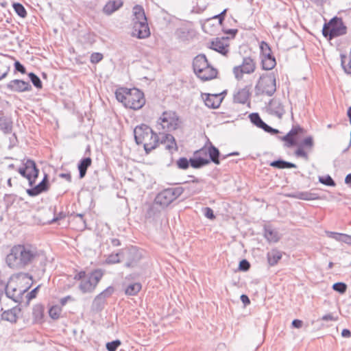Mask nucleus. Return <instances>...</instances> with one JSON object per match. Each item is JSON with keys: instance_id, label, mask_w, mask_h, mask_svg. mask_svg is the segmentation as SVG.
Instances as JSON below:
<instances>
[{"instance_id": "a19ab883", "label": "nucleus", "mask_w": 351, "mask_h": 351, "mask_svg": "<svg viewBox=\"0 0 351 351\" xmlns=\"http://www.w3.org/2000/svg\"><path fill=\"white\" fill-rule=\"evenodd\" d=\"M121 342L120 340H114L111 342L106 343V347L108 351H116L119 346H120Z\"/></svg>"}, {"instance_id": "c85d7f7f", "label": "nucleus", "mask_w": 351, "mask_h": 351, "mask_svg": "<svg viewBox=\"0 0 351 351\" xmlns=\"http://www.w3.org/2000/svg\"><path fill=\"white\" fill-rule=\"evenodd\" d=\"M256 69V62L250 56L243 58V74H251Z\"/></svg>"}, {"instance_id": "f704fd0d", "label": "nucleus", "mask_w": 351, "mask_h": 351, "mask_svg": "<svg viewBox=\"0 0 351 351\" xmlns=\"http://www.w3.org/2000/svg\"><path fill=\"white\" fill-rule=\"evenodd\" d=\"M62 306L53 305L49 309V315L53 319H58L62 314Z\"/></svg>"}, {"instance_id": "1a4fd4ad", "label": "nucleus", "mask_w": 351, "mask_h": 351, "mask_svg": "<svg viewBox=\"0 0 351 351\" xmlns=\"http://www.w3.org/2000/svg\"><path fill=\"white\" fill-rule=\"evenodd\" d=\"M347 30L348 27L342 17L335 16L328 22H324L322 33L323 36L330 41L335 38L346 34Z\"/></svg>"}, {"instance_id": "7ed1b4c3", "label": "nucleus", "mask_w": 351, "mask_h": 351, "mask_svg": "<svg viewBox=\"0 0 351 351\" xmlns=\"http://www.w3.org/2000/svg\"><path fill=\"white\" fill-rule=\"evenodd\" d=\"M19 173L28 181L31 189H27V193L30 196H36L46 191L49 189L48 176L45 175L42 181L36 184V180L38 176L39 170L35 162L30 159L24 160L23 165L19 168Z\"/></svg>"}, {"instance_id": "6ab92c4d", "label": "nucleus", "mask_w": 351, "mask_h": 351, "mask_svg": "<svg viewBox=\"0 0 351 351\" xmlns=\"http://www.w3.org/2000/svg\"><path fill=\"white\" fill-rule=\"evenodd\" d=\"M263 234L269 243H278L281 239V236L277 229L274 228L271 224L263 225Z\"/></svg>"}, {"instance_id": "a211bd4d", "label": "nucleus", "mask_w": 351, "mask_h": 351, "mask_svg": "<svg viewBox=\"0 0 351 351\" xmlns=\"http://www.w3.org/2000/svg\"><path fill=\"white\" fill-rule=\"evenodd\" d=\"M283 195L286 197L295 198L305 201L319 200L323 199L318 193H313L311 191L285 193Z\"/></svg>"}, {"instance_id": "9b49d317", "label": "nucleus", "mask_w": 351, "mask_h": 351, "mask_svg": "<svg viewBox=\"0 0 351 351\" xmlns=\"http://www.w3.org/2000/svg\"><path fill=\"white\" fill-rule=\"evenodd\" d=\"M226 10L224 9L220 14L205 20L202 24L203 30L209 34L216 33L220 28L226 34H230L231 38L234 37L238 30L237 29H229L222 24Z\"/></svg>"}, {"instance_id": "bb28decb", "label": "nucleus", "mask_w": 351, "mask_h": 351, "mask_svg": "<svg viewBox=\"0 0 351 351\" xmlns=\"http://www.w3.org/2000/svg\"><path fill=\"white\" fill-rule=\"evenodd\" d=\"M282 253L277 248H273L267 253V263L270 267L275 266L282 258Z\"/></svg>"}, {"instance_id": "37998d69", "label": "nucleus", "mask_w": 351, "mask_h": 351, "mask_svg": "<svg viewBox=\"0 0 351 351\" xmlns=\"http://www.w3.org/2000/svg\"><path fill=\"white\" fill-rule=\"evenodd\" d=\"M38 289H39V286H38L37 287H36L35 289H34L33 290H32L30 292H29L27 294L26 298H27V304H29V302L32 299H34V298H35L36 297Z\"/></svg>"}, {"instance_id": "c756f323", "label": "nucleus", "mask_w": 351, "mask_h": 351, "mask_svg": "<svg viewBox=\"0 0 351 351\" xmlns=\"http://www.w3.org/2000/svg\"><path fill=\"white\" fill-rule=\"evenodd\" d=\"M325 234L327 237L333 239L337 241L342 242L348 244L350 235L345 233L326 230Z\"/></svg>"}, {"instance_id": "f3484780", "label": "nucleus", "mask_w": 351, "mask_h": 351, "mask_svg": "<svg viewBox=\"0 0 351 351\" xmlns=\"http://www.w3.org/2000/svg\"><path fill=\"white\" fill-rule=\"evenodd\" d=\"M209 47L223 55H226L230 47L229 38H217L210 43Z\"/></svg>"}, {"instance_id": "603ef678", "label": "nucleus", "mask_w": 351, "mask_h": 351, "mask_svg": "<svg viewBox=\"0 0 351 351\" xmlns=\"http://www.w3.org/2000/svg\"><path fill=\"white\" fill-rule=\"evenodd\" d=\"M250 299L247 295L243 293V308H245L250 304Z\"/></svg>"}, {"instance_id": "72a5a7b5", "label": "nucleus", "mask_w": 351, "mask_h": 351, "mask_svg": "<svg viewBox=\"0 0 351 351\" xmlns=\"http://www.w3.org/2000/svg\"><path fill=\"white\" fill-rule=\"evenodd\" d=\"M318 181L319 183L326 186L335 187L337 185L336 182L329 174L319 176L318 177Z\"/></svg>"}, {"instance_id": "9d476101", "label": "nucleus", "mask_w": 351, "mask_h": 351, "mask_svg": "<svg viewBox=\"0 0 351 351\" xmlns=\"http://www.w3.org/2000/svg\"><path fill=\"white\" fill-rule=\"evenodd\" d=\"M195 73L202 81H208L217 77V70L211 66L204 55L197 56L193 62Z\"/></svg>"}, {"instance_id": "6e6552de", "label": "nucleus", "mask_w": 351, "mask_h": 351, "mask_svg": "<svg viewBox=\"0 0 351 351\" xmlns=\"http://www.w3.org/2000/svg\"><path fill=\"white\" fill-rule=\"evenodd\" d=\"M219 150L213 145L204 147L194 153L193 158L190 159V164L193 168H199L213 161L214 163L219 164Z\"/></svg>"}, {"instance_id": "de8ad7c7", "label": "nucleus", "mask_w": 351, "mask_h": 351, "mask_svg": "<svg viewBox=\"0 0 351 351\" xmlns=\"http://www.w3.org/2000/svg\"><path fill=\"white\" fill-rule=\"evenodd\" d=\"M303 324H304V322L302 319H294L291 322V327L293 328L300 329L302 327Z\"/></svg>"}, {"instance_id": "473e14b6", "label": "nucleus", "mask_w": 351, "mask_h": 351, "mask_svg": "<svg viewBox=\"0 0 351 351\" xmlns=\"http://www.w3.org/2000/svg\"><path fill=\"white\" fill-rule=\"evenodd\" d=\"M134 15L135 17V22L147 21V18L145 14V12L142 6L135 5L133 8Z\"/></svg>"}, {"instance_id": "aec40b11", "label": "nucleus", "mask_w": 351, "mask_h": 351, "mask_svg": "<svg viewBox=\"0 0 351 351\" xmlns=\"http://www.w3.org/2000/svg\"><path fill=\"white\" fill-rule=\"evenodd\" d=\"M206 106L211 108H217L221 104L223 97L221 94H202Z\"/></svg>"}, {"instance_id": "6e6d98bb", "label": "nucleus", "mask_w": 351, "mask_h": 351, "mask_svg": "<svg viewBox=\"0 0 351 351\" xmlns=\"http://www.w3.org/2000/svg\"><path fill=\"white\" fill-rule=\"evenodd\" d=\"M249 91L247 90V86L243 88V105L245 104L248 98Z\"/></svg>"}, {"instance_id": "bf43d9fd", "label": "nucleus", "mask_w": 351, "mask_h": 351, "mask_svg": "<svg viewBox=\"0 0 351 351\" xmlns=\"http://www.w3.org/2000/svg\"><path fill=\"white\" fill-rule=\"evenodd\" d=\"M344 183L351 189V173H348L344 180Z\"/></svg>"}, {"instance_id": "a878e982", "label": "nucleus", "mask_w": 351, "mask_h": 351, "mask_svg": "<svg viewBox=\"0 0 351 351\" xmlns=\"http://www.w3.org/2000/svg\"><path fill=\"white\" fill-rule=\"evenodd\" d=\"M10 87L16 92H24L31 90V85L27 82L21 80H14L10 82Z\"/></svg>"}, {"instance_id": "338daca9", "label": "nucleus", "mask_w": 351, "mask_h": 351, "mask_svg": "<svg viewBox=\"0 0 351 351\" xmlns=\"http://www.w3.org/2000/svg\"><path fill=\"white\" fill-rule=\"evenodd\" d=\"M247 49L251 50V48L248 45H245L243 43V52L246 53Z\"/></svg>"}, {"instance_id": "2eb2a0df", "label": "nucleus", "mask_w": 351, "mask_h": 351, "mask_svg": "<svg viewBox=\"0 0 351 351\" xmlns=\"http://www.w3.org/2000/svg\"><path fill=\"white\" fill-rule=\"evenodd\" d=\"M176 198L177 195L175 190L167 189L157 195L155 202L162 206H167Z\"/></svg>"}, {"instance_id": "680f3d73", "label": "nucleus", "mask_w": 351, "mask_h": 351, "mask_svg": "<svg viewBox=\"0 0 351 351\" xmlns=\"http://www.w3.org/2000/svg\"><path fill=\"white\" fill-rule=\"evenodd\" d=\"M233 100L234 103L240 104L241 102V97L239 92L234 95Z\"/></svg>"}, {"instance_id": "a18cd8bd", "label": "nucleus", "mask_w": 351, "mask_h": 351, "mask_svg": "<svg viewBox=\"0 0 351 351\" xmlns=\"http://www.w3.org/2000/svg\"><path fill=\"white\" fill-rule=\"evenodd\" d=\"M338 319V317H335L332 313H327L324 315L322 317L317 319L319 321H337Z\"/></svg>"}, {"instance_id": "864d4df0", "label": "nucleus", "mask_w": 351, "mask_h": 351, "mask_svg": "<svg viewBox=\"0 0 351 351\" xmlns=\"http://www.w3.org/2000/svg\"><path fill=\"white\" fill-rule=\"evenodd\" d=\"M341 335L344 338H350L351 337V330L348 328H343L341 330Z\"/></svg>"}, {"instance_id": "774afa93", "label": "nucleus", "mask_w": 351, "mask_h": 351, "mask_svg": "<svg viewBox=\"0 0 351 351\" xmlns=\"http://www.w3.org/2000/svg\"><path fill=\"white\" fill-rule=\"evenodd\" d=\"M333 266H334V263H333V262L330 261V262L328 263V267H327V269H332V268L333 267Z\"/></svg>"}, {"instance_id": "423d86ee", "label": "nucleus", "mask_w": 351, "mask_h": 351, "mask_svg": "<svg viewBox=\"0 0 351 351\" xmlns=\"http://www.w3.org/2000/svg\"><path fill=\"white\" fill-rule=\"evenodd\" d=\"M104 274L101 269H95L89 273L84 270H75L73 279L79 282L78 288L84 293L93 292Z\"/></svg>"}, {"instance_id": "5fc2aeb1", "label": "nucleus", "mask_w": 351, "mask_h": 351, "mask_svg": "<svg viewBox=\"0 0 351 351\" xmlns=\"http://www.w3.org/2000/svg\"><path fill=\"white\" fill-rule=\"evenodd\" d=\"M14 66H15V69L17 71H19V72H21V73H25V67L19 62L16 61L14 63Z\"/></svg>"}, {"instance_id": "4d7b16f0", "label": "nucleus", "mask_w": 351, "mask_h": 351, "mask_svg": "<svg viewBox=\"0 0 351 351\" xmlns=\"http://www.w3.org/2000/svg\"><path fill=\"white\" fill-rule=\"evenodd\" d=\"M234 74L235 75V77L238 80L240 78V76L241 75V66H236L234 69Z\"/></svg>"}, {"instance_id": "dca6fc26", "label": "nucleus", "mask_w": 351, "mask_h": 351, "mask_svg": "<svg viewBox=\"0 0 351 351\" xmlns=\"http://www.w3.org/2000/svg\"><path fill=\"white\" fill-rule=\"evenodd\" d=\"M267 111L269 114L275 115L278 119H282L285 114V107L280 100L271 99L266 104Z\"/></svg>"}, {"instance_id": "cd10ccee", "label": "nucleus", "mask_w": 351, "mask_h": 351, "mask_svg": "<svg viewBox=\"0 0 351 351\" xmlns=\"http://www.w3.org/2000/svg\"><path fill=\"white\" fill-rule=\"evenodd\" d=\"M123 2L122 0H112L108 1L103 8V12L107 14L110 15L115 11L118 10L122 7Z\"/></svg>"}, {"instance_id": "f03ea898", "label": "nucleus", "mask_w": 351, "mask_h": 351, "mask_svg": "<svg viewBox=\"0 0 351 351\" xmlns=\"http://www.w3.org/2000/svg\"><path fill=\"white\" fill-rule=\"evenodd\" d=\"M35 247L30 244L13 245L5 257V263L11 269H19L32 264L38 257Z\"/></svg>"}, {"instance_id": "39448f33", "label": "nucleus", "mask_w": 351, "mask_h": 351, "mask_svg": "<svg viewBox=\"0 0 351 351\" xmlns=\"http://www.w3.org/2000/svg\"><path fill=\"white\" fill-rule=\"evenodd\" d=\"M115 96L125 108L134 110L141 109L145 104L144 93L138 88H119L116 90Z\"/></svg>"}, {"instance_id": "13d9d810", "label": "nucleus", "mask_w": 351, "mask_h": 351, "mask_svg": "<svg viewBox=\"0 0 351 351\" xmlns=\"http://www.w3.org/2000/svg\"><path fill=\"white\" fill-rule=\"evenodd\" d=\"M340 59H341V66L343 69L346 65V60L347 59V55L346 53H340Z\"/></svg>"}, {"instance_id": "69168bd1", "label": "nucleus", "mask_w": 351, "mask_h": 351, "mask_svg": "<svg viewBox=\"0 0 351 351\" xmlns=\"http://www.w3.org/2000/svg\"><path fill=\"white\" fill-rule=\"evenodd\" d=\"M311 1L314 2L317 5L319 4H323L324 3H326L328 0H311Z\"/></svg>"}, {"instance_id": "e2e57ef3", "label": "nucleus", "mask_w": 351, "mask_h": 351, "mask_svg": "<svg viewBox=\"0 0 351 351\" xmlns=\"http://www.w3.org/2000/svg\"><path fill=\"white\" fill-rule=\"evenodd\" d=\"M60 176L64 179H66L67 181L71 182V176L70 173H62Z\"/></svg>"}, {"instance_id": "e433bc0d", "label": "nucleus", "mask_w": 351, "mask_h": 351, "mask_svg": "<svg viewBox=\"0 0 351 351\" xmlns=\"http://www.w3.org/2000/svg\"><path fill=\"white\" fill-rule=\"evenodd\" d=\"M259 49H260V57L273 52L270 45L265 40H261L259 43Z\"/></svg>"}, {"instance_id": "20e7f679", "label": "nucleus", "mask_w": 351, "mask_h": 351, "mask_svg": "<svg viewBox=\"0 0 351 351\" xmlns=\"http://www.w3.org/2000/svg\"><path fill=\"white\" fill-rule=\"evenodd\" d=\"M33 284V278L27 273L13 274L9 278L6 287V295L16 302H21L25 293Z\"/></svg>"}, {"instance_id": "4468645a", "label": "nucleus", "mask_w": 351, "mask_h": 351, "mask_svg": "<svg viewBox=\"0 0 351 351\" xmlns=\"http://www.w3.org/2000/svg\"><path fill=\"white\" fill-rule=\"evenodd\" d=\"M248 119L250 123L256 128L263 130L265 132L274 136L281 134L282 132L278 129L274 128L266 123L261 117L258 112H254L248 114Z\"/></svg>"}, {"instance_id": "4be33fe9", "label": "nucleus", "mask_w": 351, "mask_h": 351, "mask_svg": "<svg viewBox=\"0 0 351 351\" xmlns=\"http://www.w3.org/2000/svg\"><path fill=\"white\" fill-rule=\"evenodd\" d=\"M133 34L138 38H145L149 36L150 32L147 21L134 22Z\"/></svg>"}, {"instance_id": "ddd939ff", "label": "nucleus", "mask_w": 351, "mask_h": 351, "mask_svg": "<svg viewBox=\"0 0 351 351\" xmlns=\"http://www.w3.org/2000/svg\"><path fill=\"white\" fill-rule=\"evenodd\" d=\"M159 123L167 132H172L181 126V120L177 113L172 110L165 111L159 118Z\"/></svg>"}, {"instance_id": "09e8293b", "label": "nucleus", "mask_w": 351, "mask_h": 351, "mask_svg": "<svg viewBox=\"0 0 351 351\" xmlns=\"http://www.w3.org/2000/svg\"><path fill=\"white\" fill-rule=\"evenodd\" d=\"M204 215L210 219H213L215 218L213 210L208 207L204 208Z\"/></svg>"}, {"instance_id": "5701e85b", "label": "nucleus", "mask_w": 351, "mask_h": 351, "mask_svg": "<svg viewBox=\"0 0 351 351\" xmlns=\"http://www.w3.org/2000/svg\"><path fill=\"white\" fill-rule=\"evenodd\" d=\"M21 313V308L16 306L9 310L4 311L1 314V319L11 323H16Z\"/></svg>"}, {"instance_id": "052dcab7", "label": "nucleus", "mask_w": 351, "mask_h": 351, "mask_svg": "<svg viewBox=\"0 0 351 351\" xmlns=\"http://www.w3.org/2000/svg\"><path fill=\"white\" fill-rule=\"evenodd\" d=\"M72 300H73V298L71 295H67V296L62 298L60 301L61 306H64L67 303L68 301H70Z\"/></svg>"}, {"instance_id": "393cba45", "label": "nucleus", "mask_w": 351, "mask_h": 351, "mask_svg": "<svg viewBox=\"0 0 351 351\" xmlns=\"http://www.w3.org/2000/svg\"><path fill=\"white\" fill-rule=\"evenodd\" d=\"M32 319L34 324H43L45 320V308L40 304L34 306L32 309Z\"/></svg>"}, {"instance_id": "0eeeda50", "label": "nucleus", "mask_w": 351, "mask_h": 351, "mask_svg": "<svg viewBox=\"0 0 351 351\" xmlns=\"http://www.w3.org/2000/svg\"><path fill=\"white\" fill-rule=\"evenodd\" d=\"M134 138L136 143L142 145L147 153L156 149L159 145V138L157 134L145 125L136 127Z\"/></svg>"}, {"instance_id": "412c9836", "label": "nucleus", "mask_w": 351, "mask_h": 351, "mask_svg": "<svg viewBox=\"0 0 351 351\" xmlns=\"http://www.w3.org/2000/svg\"><path fill=\"white\" fill-rule=\"evenodd\" d=\"M261 59V68L263 71L272 70L277 64L276 59L273 52L262 56Z\"/></svg>"}, {"instance_id": "3c124183", "label": "nucleus", "mask_w": 351, "mask_h": 351, "mask_svg": "<svg viewBox=\"0 0 351 351\" xmlns=\"http://www.w3.org/2000/svg\"><path fill=\"white\" fill-rule=\"evenodd\" d=\"M251 267L250 263L246 259L243 258V272L247 271Z\"/></svg>"}, {"instance_id": "58836bf2", "label": "nucleus", "mask_w": 351, "mask_h": 351, "mask_svg": "<svg viewBox=\"0 0 351 351\" xmlns=\"http://www.w3.org/2000/svg\"><path fill=\"white\" fill-rule=\"evenodd\" d=\"M13 8L14 9V11L18 14L19 16L23 18L26 16L27 12L22 4L19 3H14Z\"/></svg>"}, {"instance_id": "f257e3e1", "label": "nucleus", "mask_w": 351, "mask_h": 351, "mask_svg": "<svg viewBox=\"0 0 351 351\" xmlns=\"http://www.w3.org/2000/svg\"><path fill=\"white\" fill-rule=\"evenodd\" d=\"M306 130L300 124H293L291 128L284 136H277L276 138L284 143L283 146L287 148H295L293 155L298 158H302L305 161L309 159V153H311L315 147L314 137L309 134L304 136Z\"/></svg>"}, {"instance_id": "0e129e2a", "label": "nucleus", "mask_w": 351, "mask_h": 351, "mask_svg": "<svg viewBox=\"0 0 351 351\" xmlns=\"http://www.w3.org/2000/svg\"><path fill=\"white\" fill-rule=\"evenodd\" d=\"M0 67H1V66L0 65ZM6 71L4 70V69H2L1 68H0V80L1 79H3L5 75H6Z\"/></svg>"}, {"instance_id": "4c0bfd02", "label": "nucleus", "mask_w": 351, "mask_h": 351, "mask_svg": "<svg viewBox=\"0 0 351 351\" xmlns=\"http://www.w3.org/2000/svg\"><path fill=\"white\" fill-rule=\"evenodd\" d=\"M166 141L168 142V143L166 145V148L171 152L176 151L178 149L176 142L174 139V138L169 134H167L166 136Z\"/></svg>"}, {"instance_id": "c03bdc74", "label": "nucleus", "mask_w": 351, "mask_h": 351, "mask_svg": "<svg viewBox=\"0 0 351 351\" xmlns=\"http://www.w3.org/2000/svg\"><path fill=\"white\" fill-rule=\"evenodd\" d=\"M103 59V55L100 53H93L90 56V62L93 64L98 63Z\"/></svg>"}, {"instance_id": "f8f14e48", "label": "nucleus", "mask_w": 351, "mask_h": 351, "mask_svg": "<svg viewBox=\"0 0 351 351\" xmlns=\"http://www.w3.org/2000/svg\"><path fill=\"white\" fill-rule=\"evenodd\" d=\"M276 91V75L274 72L263 73L255 86V95L271 97Z\"/></svg>"}, {"instance_id": "49530a36", "label": "nucleus", "mask_w": 351, "mask_h": 351, "mask_svg": "<svg viewBox=\"0 0 351 351\" xmlns=\"http://www.w3.org/2000/svg\"><path fill=\"white\" fill-rule=\"evenodd\" d=\"M257 225L254 223L253 226L247 228V230L243 231V237H245L247 235H254L258 234V232H256L254 230V227H256Z\"/></svg>"}, {"instance_id": "2f4dec72", "label": "nucleus", "mask_w": 351, "mask_h": 351, "mask_svg": "<svg viewBox=\"0 0 351 351\" xmlns=\"http://www.w3.org/2000/svg\"><path fill=\"white\" fill-rule=\"evenodd\" d=\"M92 165V159L89 157L83 158L80 160L78 165V169L80 171V178H83L86 173L87 169Z\"/></svg>"}, {"instance_id": "79ce46f5", "label": "nucleus", "mask_w": 351, "mask_h": 351, "mask_svg": "<svg viewBox=\"0 0 351 351\" xmlns=\"http://www.w3.org/2000/svg\"><path fill=\"white\" fill-rule=\"evenodd\" d=\"M190 160H188L186 158H180L177 160V165L178 168L182 169H186L189 166Z\"/></svg>"}, {"instance_id": "8fccbe9b", "label": "nucleus", "mask_w": 351, "mask_h": 351, "mask_svg": "<svg viewBox=\"0 0 351 351\" xmlns=\"http://www.w3.org/2000/svg\"><path fill=\"white\" fill-rule=\"evenodd\" d=\"M107 261L109 263H117L120 262V259L119 258V254H117L115 255H110L108 258Z\"/></svg>"}, {"instance_id": "b1692460", "label": "nucleus", "mask_w": 351, "mask_h": 351, "mask_svg": "<svg viewBox=\"0 0 351 351\" xmlns=\"http://www.w3.org/2000/svg\"><path fill=\"white\" fill-rule=\"evenodd\" d=\"M267 164L270 167L278 169H295L298 167L296 164L287 161L281 157H278L277 159L272 161H268L267 162Z\"/></svg>"}, {"instance_id": "c9c22d12", "label": "nucleus", "mask_w": 351, "mask_h": 351, "mask_svg": "<svg viewBox=\"0 0 351 351\" xmlns=\"http://www.w3.org/2000/svg\"><path fill=\"white\" fill-rule=\"evenodd\" d=\"M332 289L339 294L343 295L346 293L348 285L344 282H336L332 284Z\"/></svg>"}, {"instance_id": "ea45409f", "label": "nucleus", "mask_w": 351, "mask_h": 351, "mask_svg": "<svg viewBox=\"0 0 351 351\" xmlns=\"http://www.w3.org/2000/svg\"><path fill=\"white\" fill-rule=\"evenodd\" d=\"M28 75H29L32 82L33 83V84L37 88H39V89L42 88V87H43L42 82H41L40 78L36 75H35L33 73H29Z\"/></svg>"}, {"instance_id": "7c9ffc66", "label": "nucleus", "mask_w": 351, "mask_h": 351, "mask_svg": "<svg viewBox=\"0 0 351 351\" xmlns=\"http://www.w3.org/2000/svg\"><path fill=\"white\" fill-rule=\"evenodd\" d=\"M142 285L140 282H134L128 285L125 289V294L128 296L136 295L141 290Z\"/></svg>"}]
</instances>
